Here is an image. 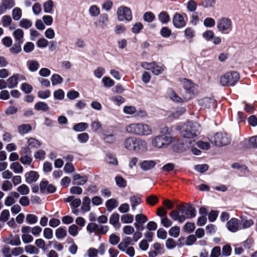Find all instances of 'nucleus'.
Returning <instances> with one entry per match:
<instances>
[{"label":"nucleus","mask_w":257,"mask_h":257,"mask_svg":"<svg viewBox=\"0 0 257 257\" xmlns=\"http://www.w3.org/2000/svg\"><path fill=\"white\" fill-rule=\"evenodd\" d=\"M161 135L152 138V145L157 148H166L174 141V138L169 134V128L165 126L161 128Z\"/></svg>","instance_id":"f257e3e1"},{"label":"nucleus","mask_w":257,"mask_h":257,"mask_svg":"<svg viewBox=\"0 0 257 257\" xmlns=\"http://www.w3.org/2000/svg\"><path fill=\"white\" fill-rule=\"evenodd\" d=\"M201 126L196 122L188 121L183 124L180 128L181 135L185 138H194L200 134Z\"/></svg>","instance_id":"f03ea898"},{"label":"nucleus","mask_w":257,"mask_h":257,"mask_svg":"<svg viewBox=\"0 0 257 257\" xmlns=\"http://www.w3.org/2000/svg\"><path fill=\"white\" fill-rule=\"evenodd\" d=\"M130 202L131 206V214H130V223L134 221V215L143 212V209L141 207V198L139 195H134L130 198Z\"/></svg>","instance_id":"7ed1b4c3"},{"label":"nucleus","mask_w":257,"mask_h":257,"mask_svg":"<svg viewBox=\"0 0 257 257\" xmlns=\"http://www.w3.org/2000/svg\"><path fill=\"white\" fill-rule=\"evenodd\" d=\"M239 79V74L235 71H231L222 76L220 77V82L222 86H233Z\"/></svg>","instance_id":"20e7f679"},{"label":"nucleus","mask_w":257,"mask_h":257,"mask_svg":"<svg viewBox=\"0 0 257 257\" xmlns=\"http://www.w3.org/2000/svg\"><path fill=\"white\" fill-rule=\"evenodd\" d=\"M218 31L222 34H228L232 30V22L228 18L222 17L217 22Z\"/></svg>","instance_id":"39448f33"},{"label":"nucleus","mask_w":257,"mask_h":257,"mask_svg":"<svg viewBox=\"0 0 257 257\" xmlns=\"http://www.w3.org/2000/svg\"><path fill=\"white\" fill-rule=\"evenodd\" d=\"M130 132L137 135H150L152 134L151 128L147 124L134 123L130 125Z\"/></svg>","instance_id":"423d86ee"},{"label":"nucleus","mask_w":257,"mask_h":257,"mask_svg":"<svg viewBox=\"0 0 257 257\" xmlns=\"http://www.w3.org/2000/svg\"><path fill=\"white\" fill-rule=\"evenodd\" d=\"M230 141V138L226 134L222 133H216L210 140L211 143L219 147L228 145Z\"/></svg>","instance_id":"0eeeda50"},{"label":"nucleus","mask_w":257,"mask_h":257,"mask_svg":"<svg viewBox=\"0 0 257 257\" xmlns=\"http://www.w3.org/2000/svg\"><path fill=\"white\" fill-rule=\"evenodd\" d=\"M130 146L137 153H142L147 150V142L141 139L132 138Z\"/></svg>","instance_id":"6e6552de"},{"label":"nucleus","mask_w":257,"mask_h":257,"mask_svg":"<svg viewBox=\"0 0 257 257\" xmlns=\"http://www.w3.org/2000/svg\"><path fill=\"white\" fill-rule=\"evenodd\" d=\"M185 210L184 215H181L179 218L181 222L185 221L186 219L192 218L196 216V209L191 204H187Z\"/></svg>","instance_id":"1a4fd4ad"},{"label":"nucleus","mask_w":257,"mask_h":257,"mask_svg":"<svg viewBox=\"0 0 257 257\" xmlns=\"http://www.w3.org/2000/svg\"><path fill=\"white\" fill-rule=\"evenodd\" d=\"M135 220L134 226L136 229L139 231L143 230L144 224L148 221L147 216L143 214V212L138 213L135 215Z\"/></svg>","instance_id":"9d476101"},{"label":"nucleus","mask_w":257,"mask_h":257,"mask_svg":"<svg viewBox=\"0 0 257 257\" xmlns=\"http://www.w3.org/2000/svg\"><path fill=\"white\" fill-rule=\"evenodd\" d=\"M177 210H172L170 213L169 215L171 218L174 220H177L178 222L182 223L180 221V216L181 215H184L185 211V206L184 204L178 205L177 207Z\"/></svg>","instance_id":"9b49d317"},{"label":"nucleus","mask_w":257,"mask_h":257,"mask_svg":"<svg viewBox=\"0 0 257 257\" xmlns=\"http://www.w3.org/2000/svg\"><path fill=\"white\" fill-rule=\"evenodd\" d=\"M183 87L185 90H186L187 95H188L184 97V99L188 100L190 99L194 94V84L190 80L184 79L183 80Z\"/></svg>","instance_id":"f8f14e48"},{"label":"nucleus","mask_w":257,"mask_h":257,"mask_svg":"<svg viewBox=\"0 0 257 257\" xmlns=\"http://www.w3.org/2000/svg\"><path fill=\"white\" fill-rule=\"evenodd\" d=\"M16 5L14 0H1L0 3V15L6 13L7 10H10Z\"/></svg>","instance_id":"ddd939ff"},{"label":"nucleus","mask_w":257,"mask_h":257,"mask_svg":"<svg viewBox=\"0 0 257 257\" xmlns=\"http://www.w3.org/2000/svg\"><path fill=\"white\" fill-rule=\"evenodd\" d=\"M40 191L42 193H52L56 191V188L49 184L47 181H42L40 184Z\"/></svg>","instance_id":"4468645a"},{"label":"nucleus","mask_w":257,"mask_h":257,"mask_svg":"<svg viewBox=\"0 0 257 257\" xmlns=\"http://www.w3.org/2000/svg\"><path fill=\"white\" fill-rule=\"evenodd\" d=\"M199 104L207 108H214L215 106V100L213 98L206 97L199 100Z\"/></svg>","instance_id":"2eb2a0df"},{"label":"nucleus","mask_w":257,"mask_h":257,"mask_svg":"<svg viewBox=\"0 0 257 257\" xmlns=\"http://www.w3.org/2000/svg\"><path fill=\"white\" fill-rule=\"evenodd\" d=\"M173 23L174 26L177 28H182L186 25V23L183 16L178 13H176L174 15Z\"/></svg>","instance_id":"dca6fc26"},{"label":"nucleus","mask_w":257,"mask_h":257,"mask_svg":"<svg viewBox=\"0 0 257 257\" xmlns=\"http://www.w3.org/2000/svg\"><path fill=\"white\" fill-rule=\"evenodd\" d=\"M108 22V15L106 14H102L100 16L97 20L94 22V25L97 28H103L107 25Z\"/></svg>","instance_id":"f3484780"},{"label":"nucleus","mask_w":257,"mask_h":257,"mask_svg":"<svg viewBox=\"0 0 257 257\" xmlns=\"http://www.w3.org/2000/svg\"><path fill=\"white\" fill-rule=\"evenodd\" d=\"M141 169L144 171H148L153 169L156 163L153 160H144L139 164Z\"/></svg>","instance_id":"a211bd4d"},{"label":"nucleus","mask_w":257,"mask_h":257,"mask_svg":"<svg viewBox=\"0 0 257 257\" xmlns=\"http://www.w3.org/2000/svg\"><path fill=\"white\" fill-rule=\"evenodd\" d=\"M26 182L28 184H31L37 181L39 177L38 172L34 171H30L25 174Z\"/></svg>","instance_id":"6ab92c4d"},{"label":"nucleus","mask_w":257,"mask_h":257,"mask_svg":"<svg viewBox=\"0 0 257 257\" xmlns=\"http://www.w3.org/2000/svg\"><path fill=\"white\" fill-rule=\"evenodd\" d=\"M128 11V9L127 7L123 6L120 7L117 11V18L119 21H123L127 20L126 13Z\"/></svg>","instance_id":"aec40b11"},{"label":"nucleus","mask_w":257,"mask_h":257,"mask_svg":"<svg viewBox=\"0 0 257 257\" xmlns=\"http://www.w3.org/2000/svg\"><path fill=\"white\" fill-rule=\"evenodd\" d=\"M154 250L149 252V254L150 257H155L161 253V250L163 248V245L159 242H156L153 244Z\"/></svg>","instance_id":"412c9836"},{"label":"nucleus","mask_w":257,"mask_h":257,"mask_svg":"<svg viewBox=\"0 0 257 257\" xmlns=\"http://www.w3.org/2000/svg\"><path fill=\"white\" fill-rule=\"evenodd\" d=\"M228 229L231 232H235L238 227V219L235 218H231L226 224Z\"/></svg>","instance_id":"4be33fe9"},{"label":"nucleus","mask_w":257,"mask_h":257,"mask_svg":"<svg viewBox=\"0 0 257 257\" xmlns=\"http://www.w3.org/2000/svg\"><path fill=\"white\" fill-rule=\"evenodd\" d=\"M119 215L117 213H112L109 217V223L115 228L120 227V223L119 222Z\"/></svg>","instance_id":"5701e85b"},{"label":"nucleus","mask_w":257,"mask_h":257,"mask_svg":"<svg viewBox=\"0 0 257 257\" xmlns=\"http://www.w3.org/2000/svg\"><path fill=\"white\" fill-rule=\"evenodd\" d=\"M167 95L173 101L176 102H181L183 100H185L184 98H182L179 97L177 93L171 88L167 89Z\"/></svg>","instance_id":"b1692460"},{"label":"nucleus","mask_w":257,"mask_h":257,"mask_svg":"<svg viewBox=\"0 0 257 257\" xmlns=\"http://www.w3.org/2000/svg\"><path fill=\"white\" fill-rule=\"evenodd\" d=\"M24 31L21 29H18L13 32V36L15 39L16 42L21 44L24 42Z\"/></svg>","instance_id":"393cba45"},{"label":"nucleus","mask_w":257,"mask_h":257,"mask_svg":"<svg viewBox=\"0 0 257 257\" xmlns=\"http://www.w3.org/2000/svg\"><path fill=\"white\" fill-rule=\"evenodd\" d=\"M117 201L113 198L108 200L105 203V206L108 211H111L118 206Z\"/></svg>","instance_id":"a878e982"},{"label":"nucleus","mask_w":257,"mask_h":257,"mask_svg":"<svg viewBox=\"0 0 257 257\" xmlns=\"http://www.w3.org/2000/svg\"><path fill=\"white\" fill-rule=\"evenodd\" d=\"M135 114L136 117H143L146 116L147 113L145 111L143 110H137L135 107L130 106V114Z\"/></svg>","instance_id":"bb28decb"},{"label":"nucleus","mask_w":257,"mask_h":257,"mask_svg":"<svg viewBox=\"0 0 257 257\" xmlns=\"http://www.w3.org/2000/svg\"><path fill=\"white\" fill-rule=\"evenodd\" d=\"M74 184L77 185H84L87 180L86 177H81L79 174H76L73 176Z\"/></svg>","instance_id":"cd10ccee"},{"label":"nucleus","mask_w":257,"mask_h":257,"mask_svg":"<svg viewBox=\"0 0 257 257\" xmlns=\"http://www.w3.org/2000/svg\"><path fill=\"white\" fill-rule=\"evenodd\" d=\"M118 248L128 254V237L125 238L118 245Z\"/></svg>","instance_id":"c85d7f7f"},{"label":"nucleus","mask_w":257,"mask_h":257,"mask_svg":"<svg viewBox=\"0 0 257 257\" xmlns=\"http://www.w3.org/2000/svg\"><path fill=\"white\" fill-rule=\"evenodd\" d=\"M53 7L54 3L52 0L46 1L43 5L44 11L45 13H52Z\"/></svg>","instance_id":"c756f323"},{"label":"nucleus","mask_w":257,"mask_h":257,"mask_svg":"<svg viewBox=\"0 0 257 257\" xmlns=\"http://www.w3.org/2000/svg\"><path fill=\"white\" fill-rule=\"evenodd\" d=\"M10 168L15 173L20 174L22 173L23 171V167L19 163L17 162L13 163L10 166Z\"/></svg>","instance_id":"7c9ffc66"},{"label":"nucleus","mask_w":257,"mask_h":257,"mask_svg":"<svg viewBox=\"0 0 257 257\" xmlns=\"http://www.w3.org/2000/svg\"><path fill=\"white\" fill-rule=\"evenodd\" d=\"M32 130V126L30 124H23L18 127V131L21 134H25Z\"/></svg>","instance_id":"2f4dec72"},{"label":"nucleus","mask_w":257,"mask_h":257,"mask_svg":"<svg viewBox=\"0 0 257 257\" xmlns=\"http://www.w3.org/2000/svg\"><path fill=\"white\" fill-rule=\"evenodd\" d=\"M8 87L9 88H13L17 86L18 81L17 79L16 76L13 75L7 80Z\"/></svg>","instance_id":"473e14b6"},{"label":"nucleus","mask_w":257,"mask_h":257,"mask_svg":"<svg viewBox=\"0 0 257 257\" xmlns=\"http://www.w3.org/2000/svg\"><path fill=\"white\" fill-rule=\"evenodd\" d=\"M22 15V12L20 8L18 7L15 8L12 11V17L15 21L19 20Z\"/></svg>","instance_id":"72a5a7b5"},{"label":"nucleus","mask_w":257,"mask_h":257,"mask_svg":"<svg viewBox=\"0 0 257 257\" xmlns=\"http://www.w3.org/2000/svg\"><path fill=\"white\" fill-rule=\"evenodd\" d=\"M90 199L88 196H85L83 200L82 209L85 212L89 211L90 210Z\"/></svg>","instance_id":"f704fd0d"},{"label":"nucleus","mask_w":257,"mask_h":257,"mask_svg":"<svg viewBox=\"0 0 257 257\" xmlns=\"http://www.w3.org/2000/svg\"><path fill=\"white\" fill-rule=\"evenodd\" d=\"M89 15L93 17H96L100 14V9L96 5L91 6L88 10Z\"/></svg>","instance_id":"c9c22d12"},{"label":"nucleus","mask_w":257,"mask_h":257,"mask_svg":"<svg viewBox=\"0 0 257 257\" xmlns=\"http://www.w3.org/2000/svg\"><path fill=\"white\" fill-rule=\"evenodd\" d=\"M99 225L95 223H89L87 226V230L90 233L95 232L96 233L98 234Z\"/></svg>","instance_id":"e433bc0d"},{"label":"nucleus","mask_w":257,"mask_h":257,"mask_svg":"<svg viewBox=\"0 0 257 257\" xmlns=\"http://www.w3.org/2000/svg\"><path fill=\"white\" fill-rule=\"evenodd\" d=\"M88 127V124L86 122H80L73 126V130L76 132H83Z\"/></svg>","instance_id":"4c0bfd02"},{"label":"nucleus","mask_w":257,"mask_h":257,"mask_svg":"<svg viewBox=\"0 0 257 257\" xmlns=\"http://www.w3.org/2000/svg\"><path fill=\"white\" fill-rule=\"evenodd\" d=\"M102 83L104 87L109 88L114 85V81L109 77L105 76L102 79Z\"/></svg>","instance_id":"58836bf2"},{"label":"nucleus","mask_w":257,"mask_h":257,"mask_svg":"<svg viewBox=\"0 0 257 257\" xmlns=\"http://www.w3.org/2000/svg\"><path fill=\"white\" fill-rule=\"evenodd\" d=\"M158 18L160 21L163 24L167 23L170 20L169 16L166 12L160 13L158 16Z\"/></svg>","instance_id":"ea45409f"},{"label":"nucleus","mask_w":257,"mask_h":257,"mask_svg":"<svg viewBox=\"0 0 257 257\" xmlns=\"http://www.w3.org/2000/svg\"><path fill=\"white\" fill-rule=\"evenodd\" d=\"M29 69L32 72L36 71L39 67V64L37 61H29L27 63Z\"/></svg>","instance_id":"a19ab883"},{"label":"nucleus","mask_w":257,"mask_h":257,"mask_svg":"<svg viewBox=\"0 0 257 257\" xmlns=\"http://www.w3.org/2000/svg\"><path fill=\"white\" fill-rule=\"evenodd\" d=\"M29 146L31 148H38L41 145V143L35 138H30L28 141Z\"/></svg>","instance_id":"79ce46f5"},{"label":"nucleus","mask_w":257,"mask_h":257,"mask_svg":"<svg viewBox=\"0 0 257 257\" xmlns=\"http://www.w3.org/2000/svg\"><path fill=\"white\" fill-rule=\"evenodd\" d=\"M35 109L37 110H43L46 111L49 110V107L45 102H39L35 104Z\"/></svg>","instance_id":"37998d69"},{"label":"nucleus","mask_w":257,"mask_h":257,"mask_svg":"<svg viewBox=\"0 0 257 257\" xmlns=\"http://www.w3.org/2000/svg\"><path fill=\"white\" fill-rule=\"evenodd\" d=\"M18 192L22 195H26L30 192L29 188L26 184H22L17 188Z\"/></svg>","instance_id":"c03bdc74"},{"label":"nucleus","mask_w":257,"mask_h":257,"mask_svg":"<svg viewBox=\"0 0 257 257\" xmlns=\"http://www.w3.org/2000/svg\"><path fill=\"white\" fill-rule=\"evenodd\" d=\"M55 235L56 237L58 239L63 238L66 236L67 232L64 228L59 227L56 229Z\"/></svg>","instance_id":"a18cd8bd"},{"label":"nucleus","mask_w":257,"mask_h":257,"mask_svg":"<svg viewBox=\"0 0 257 257\" xmlns=\"http://www.w3.org/2000/svg\"><path fill=\"white\" fill-rule=\"evenodd\" d=\"M155 18L154 14L151 12H147L144 13L143 15V19L145 21L148 23L152 22Z\"/></svg>","instance_id":"49530a36"},{"label":"nucleus","mask_w":257,"mask_h":257,"mask_svg":"<svg viewBox=\"0 0 257 257\" xmlns=\"http://www.w3.org/2000/svg\"><path fill=\"white\" fill-rule=\"evenodd\" d=\"M25 251L30 254H38L39 252L38 249L34 245H27L25 247Z\"/></svg>","instance_id":"de8ad7c7"},{"label":"nucleus","mask_w":257,"mask_h":257,"mask_svg":"<svg viewBox=\"0 0 257 257\" xmlns=\"http://www.w3.org/2000/svg\"><path fill=\"white\" fill-rule=\"evenodd\" d=\"M169 234L171 236L177 237L180 234V227L177 226L171 227L169 231Z\"/></svg>","instance_id":"09e8293b"},{"label":"nucleus","mask_w":257,"mask_h":257,"mask_svg":"<svg viewBox=\"0 0 257 257\" xmlns=\"http://www.w3.org/2000/svg\"><path fill=\"white\" fill-rule=\"evenodd\" d=\"M51 81L52 85H56L60 84L63 81V78L60 75L55 74L52 76Z\"/></svg>","instance_id":"8fccbe9b"},{"label":"nucleus","mask_w":257,"mask_h":257,"mask_svg":"<svg viewBox=\"0 0 257 257\" xmlns=\"http://www.w3.org/2000/svg\"><path fill=\"white\" fill-rule=\"evenodd\" d=\"M105 73V69L101 67H97L93 71L94 75L98 79H100L104 75Z\"/></svg>","instance_id":"3c124183"},{"label":"nucleus","mask_w":257,"mask_h":257,"mask_svg":"<svg viewBox=\"0 0 257 257\" xmlns=\"http://www.w3.org/2000/svg\"><path fill=\"white\" fill-rule=\"evenodd\" d=\"M19 25L22 28L29 29L32 26V23L29 19H23L20 21Z\"/></svg>","instance_id":"603ef678"},{"label":"nucleus","mask_w":257,"mask_h":257,"mask_svg":"<svg viewBox=\"0 0 257 257\" xmlns=\"http://www.w3.org/2000/svg\"><path fill=\"white\" fill-rule=\"evenodd\" d=\"M183 229L185 232L191 233L194 230L195 224L194 223L187 222L184 225Z\"/></svg>","instance_id":"864d4df0"},{"label":"nucleus","mask_w":257,"mask_h":257,"mask_svg":"<svg viewBox=\"0 0 257 257\" xmlns=\"http://www.w3.org/2000/svg\"><path fill=\"white\" fill-rule=\"evenodd\" d=\"M89 138L88 134L86 133H83L78 135L77 139L80 143H85Z\"/></svg>","instance_id":"5fc2aeb1"},{"label":"nucleus","mask_w":257,"mask_h":257,"mask_svg":"<svg viewBox=\"0 0 257 257\" xmlns=\"http://www.w3.org/2000/svg\"><path fill=\"white\" fill-rule=\"evenodd\" d=\"M154 64L151 70L154 75H158L162 72L163 69L161 66L157 65L155 62H154Z\"/></svg>","instance_id":"6e6d98bb"},{"label":"nucleus","mask_w":257,"mask_h":257,"mask_svg":"<svg viewBox=\"0 0 257 257\" xmlns=\"http://www.w3.org/2000/svg\"><path fill=\"white\" fill-rule=\"evenodd\" d=\"M13 188L12 183L9 180H5L3 182L2 189L4 191L11 190Z\"/></svg>","instance_id":"4d7b16f0"},{"label":"nucleus","mask_w":257,"mask_h":257,"mask_svg":"<svg viewBox=\"0 0 257 257\" xmlns=\"http://www.w3.org/2000/svg\"><path fill=\"white\" fill-rule=\"evenodd\" d=\"M43 235L44 237L47 239H50L53 238V230L50 228H45L44 229L43 232Z\"/></svg>","instance_id":"13d9d810"},{"label":"nucleus","mask_w":257,"mask_h":257,"mask_svg":"<svg viewBox=\"0 0 257 257\" xmlns=\"http://www.w3.org/2000/svg\"><path fill=\"white\" fill-rule=\"evenodd\" d=\"M194 169L196 171L203 173L208 170V166L206 164L197 165L194 166Z\"/></svg>","instance_id":"bf43d9fd"},{"label":"nucleus","mask_w":257,"mask_h":257,"mask_svg":"<svg viewBox=\"0 0 257 257\" xmlns=\"http://www.w3.org/2000/svg\"><path fill=\"white\" fill-rule=\"evenodd\" d=\"M54 97L56 99L62 100L64 97V92L63 90L59 89L54 92Z\"/></svg>","instance_id":"052dcab7"},{"label":"nucleus","mask_w":257,"mask_h":257,"mask_svg":"<svg viewBox=\"0 0 257 257\" xmlns=\"http://www.w3.org/2000/svg\"><path fill=\"white\" fill-rule=\"evenodd\" d=\"M143 28V24L140 22L136 23L132 27V31L135 34H138Z\"/></svg>","instance_id":"680f3d73"},{"label":"nucleus","mask_w":257,"mask_h":257,"mask_svg":"<svg viewBox=\"0 0 257 257\" xmlns=\"http://www.w3.org/2000/svg\"><path fill=\"white\" fill-rule=\"evenodd\" d=\"M10 212L8 210L5 209L2 211L0 215V221L4 222L7 221L9 218Z\"/></svg>","instance_id":"e2e57ef3"},{"label":"nucleus","mask_w":257,"mask_h":257,"mask_svg":"<svg viewBox=\"0 0 257 257\" xmlns=\"http://www.w3.org/2000/svg\"><path fill=\"white\" fill-rule=\"evenodd\" d=\"M203 24L205 27L211 28L215 25V22L213 18H207L204 20Z\"/></svg>","instance_id":"0e129e2a"},{"label":"nucleus","mask_w":257,"mask_h":257,"mask_svg":"<svg viewBox=\"0 0 257 257\" xmlns=\"http://www.w3.org/2000/svg\"><path fill=\"white\" fill-rule=\"evenodd\" d=\"M176 246V241L172 238H168L166 241V246L169 249H172Z\"/></svg>","instance_id":"69168bd1"},{"label":"nucleus","mask_w":257,"mask_h":257,"mask_svg":"<svg viewBox=\"0 0 257 257\" xmlns=\"http://www.w3.org/2000/svg\"><path fill=\"white\" fill-rule=\"evenodd\" d=\"M20 160L23 164L30 165L32 162V158L29 156L24 155L20 158Z\"/></svg>","instance_id":"338daca9"},{"label":"nucleus","mask_w":257,"mask_h":257,"mask_svg":"<svg viewBox=\"0 0 257 257\" xmlns=\"http://www.w3.org/2000/svg\"><path fill=\"white\" fill-rule=\"evenodd\" d=\"M119 237L115 234H111L109 237V242L112 245H116L119 241Z\"/></svg>","instance_id":"774afa93"}]
</instances>
